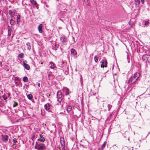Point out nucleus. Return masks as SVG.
<instances>
[{
	"instance_id": "f257e3e1",
	"label": "nucleus",
	"mask_w": 150,
	"mask_h": 150,
	"mask_svg": "<svg viewBox=\"0 0 150 150\" xmlns=\"http://www.w3.org/2000/svg\"><path fill=\"white\" fill-rule=\"evenodd\" d=\"M35 148L38 150H44L45 148V146L44 144L36 142Z\"/></svg>"
},
{
	"instance_id": "f03ea898",
	"label": "nucleus",
	"mask_w": 150,
	"mask_h": 150,
	"mask_svg": "<svg viewBox=\"0 0 150 150\" xmlns=\"http://www.w3.org/2000/svg\"><path fill=\"white\" fill-rule=\"evenodd\" d=\"M64 97V96L61 91H58L57 92V101L59 103H61Z\"/></svg>"
},
{
	"instance_id": "7ed1b4c3",
	"label": "nucleus",
	"mask_w": 150,
	"mask_h": 150,
	"mask_svg": "<svg viewBox=\"0 0 150 150\" xmlns=\"http://www.w3.org/2000/svg\"><path fill=\"white\" fill-rule=\"evenodd\" d=\"M142 59L146 63H150V55L147 54L144 55L142 56Z\"/></svg>"
},
{
	"instance_id": "20e7f679",
	"label": "nucleus",
	"mask_w": 150,
	"mask_h": 150,
	"mask_svg": "<svg viewBox=\"0 0 150 150\" xmlns=\"http://www.w3.org/2000/svg\"><path fill=\"white\" fill-rule=\"evenodd\" d=\"M8 136L2 134L1 135V139L3 142L6 143L7 142L8 139Z\"/></svg>"
},
{
	"instance_id": "39448f33",
	"label": "nucleus",
	"mask_w": 150,
	"mask_h": 150,
	"mask_svg": "<svg viewBox=\"0 0 150 150\" xmlns=\"http://www.w3.org/2000/svg\"><path fill=\"white\" fill-rule=\"evenodd\" d=\"M107 60L104 58V59L102 60V64L101 65V67H106L107 65Z\"/></svg>"
},
{
	"instance_id": "423d86ee",
	"label": "nucleus",
	"mask_w": 150,
	"mask_h": 150,
	"mask_svg": "<svg viewBox=\"0 0 150 150\" xmlns=\"http://www.w3.org/2000/svg\"><path fill=\"white\" fill-rule=\"evenodd\" d=\"M52 107V105L49 103H48L45 104L44 105V108L45 110L47 111H48L49 112H50V109H51V108Z\"/></svg>"
},
{
	"instance_id": "0eeeda50",
	"label": "nucleus",
	"mask_w": 150,
	"mask_h": 150,
	"mask_svg": "<svg viewBox=\"0 0 150 150\" xmlns=\"http://www.w3.org/2000/svg\"><path fill=\"white\" fill-rule=\"evenodd\" d=\"M137 80L135 78L133 77H131L129 79V81L131 82V83L132 84H134L135 82L137 81Z\"/></svg>"
},
{
	"instance_id": "6e6552de",
	"label": "nucleus",
	"mask_w": 150,
	"mask_h": 150,
	"mask_svg": "<svg viewBox=\"0 0 150 150\" xmlns=\"http://www.w3.org/2000/svg\"><path fill=\"white\" fill-rule=\"evenodd\" d=\"M66 108L67 112L69 113L72 109L71 106L69 105H67L66 107Z\"/></svg>"
},
{
	"instance_id": "1a4fd4ad",
	"label": "nucleus",
	"mask_w": 150,
	"mask_h": 150,
	"mask_svg": "<svg viewBox=\"0 0 150 150\" xmlns=\"http://www.w3.org/2000/svg\"><path fill=\"white\" fill-rule=\"evenodd\" d=\"M23 66L24 68L27 70H29L30 69V67L28 64L25 63V62H23Z\"/></svg>"
},
{
	"instance_id": "9d476101",
	"label": "nucleus",
	"mask_w": 150,
	"mask_h": 150,
	"mask_svg": "<svg viewBox=\"0 0 150 150\" xmlns=\"http://www.w3.org/2000/svg\"><path fill=\"white\" fill-rule=\"evenodd\" d=\"M38 141L42 142H43L45 141V139L43 136L42 134H40V138L38 139Z\"/></svg>"
},
{
	"instance_id": "9b49d317",
	"label": "nucleus",
	"mask_w": 150,
	"mask_h": 150,
	"mask_svg": "<svg viewBox=\"0 0 150 150\" xmlns=\"http://www.w3.org/2000/svg\"><path fill=\"white\" fill-rule=\"evenodd\" d=\"M60 40L62 43H64L67 42V38L64 36L61 37Z\"/></svg>"
},
{
	"instance_id": "f8f14e48",
	"label": "nucleus",
	"mask_w": 150,
	"mask_h": 150,
	"mask_svg": "<svg viewBox=\"0 0 150 150\" xmlns=\"http://www.w3.org/2000/svg\"><path fill=\"white\" fill-rule=\"evenodd\" d=\"M63 91L64 92L66 96H67L69 94V90L67 88L64 89Z\"/></svg>"
},
{
	"instance_id": "ddd939ff",
	"label": "nucleus",
	"mask_w": 150,
	"mask_h": 150,
	"mask_svg": "<svg viewBox=\"0 0 150 150\" xmlns=\"http://www.w3.org/2000/svg\"><path fill=\"white\" fill-rule=\"evenodd\" d=\"M60 143L62 147L65 146V144L64 138H62L60 139Z\"/></svg>"
},
{
	"instance_id": "4468645a",
	"label": "nucleus",
	"mask_w": 150,
	"mask_h": 150,
	"mask_svg": "<svg viewBox=\"0 0 150 150\" xmlns=\"http://www.w3.org/2000/svg\"><path fill=\"white\" fill-rule=\"evenodd\" d=\"M7 28L8 30V36H10L11 35L12 30L10 27L9 25L8 26Z\"/></svg>"
},
{
	"instance_id": "2eb2a0df",
	"label": "nucleus",
	"mask_w": 150,
	"mask_h": 150,
	"mask_svg": "<svg viewBox=\"0 0 150 150\" xmlns=\"http://www.w3.org/2000/svg\"><path fill=\"white\" fill-rule=\"evenodd\" d=\"M42 24H40L38 27V29L39 31V32L40 33H42Z\"/></svg>"
},
{
	"instance_id": "dca6fc26",
	"label": "nucleus",
	"mask_w": 150,
	"mask_h": 150,
	"mask_svg": "<svg viewBox=\"0 0 150 150\" xmlns=\"http://www.w3.org/2000/svg\"><path fill=\"white\" fill-rule=\"evenodd\" d=\"M9 13L10 16L12 18L13 17L15 14V12L12 11L11 10H9Z\"/></svg>"
},
{
	"instance_id": "f3484780",
	"label": "nucleus",
	"mask_w": 150,
	"mask_h": 150,
	"mask_svg": "<svg viewBox=\"0 0 150 150\" xmlns=\"http://www.w3.org/2000/svg\"><path fill=\"white\" fill-rule=\"evenodd\" d=\"M71 52L74 56H75L77 54L76 50L73 48L71 49Z\"/></svg>"
},
{
	"instance_id": "a211bd4d",
	"label": "nucleus",
	"mask_w": 150,
	"mask_h": 150,
	"mask_svg": "<svg viewBox=\"0 0 150 150\" xmlns=\"http://www.w3.org/2000/svg\"><path fill=\"white\" fill-rule=\"evenodd\" d=\"M139 76V73L136 72L134 74V76L133 77L135 78L136 79L138 80Z\"/></svg>"
},
{
	"instance_id": "6ab92c4d",
	"label": "nucleus",
	"mask_w": 150,
	"mask_h": 150,
	"mask_svg": "<svg viewBox=\"0 0 150 150\" xmlns=\"http://www.w3.org/2000/svg\"><path fill=\"white\" fill-rule=\"evenodd\" d=\"M140 3V0H135L134 1V4L136 6H139Z\"/></svg>"
},
{
	"instance_id": "aec40b11",
	"label": "nucleus",
	"mask_w": 150,
	"mask_h": 150,
	"mask_svg": "<svg viewBox=\"0 0 150 150\" xmlns=\"http://www.w3.org/2000/svg\"><path fill=\"white\" fill-rule=\"evenodd\" d=\"M50 64L51 65L50 68L52 69H54L56 67L54 65V63L52 62H50Z\"/></svg>"
},
{
	"instance_id": "412c9836",
	"label": "nucleus",
	"mask_w": 150,
	"mask_h": 150,
	"mask_svg": "<svg viewBox=\"0 0 150 150\" xmlns=\"http://www.w3.org/2000/svg\"><path fill=\"white\" fill-rule=\"evenodd\" d=\"M27 96L28 98L30 100H32L33 98V96L31 94L27 95Z\"/></svg>"
},
{
	"instance_id": "4be33fe9",
	"label": "nucleus",
	"mask_w": 150,
	"mask_h": 150,
	"mask_svg": "<svg viewBox=\"0 0 150 150\" xmlns=\"http://www.w3.org/2000/svg\"><path fill=\"white\" fill-rule=\"evenodd\" d=\"M26 45L27 46V49L29 50H30L31 49V47L30 45V43L29 42H28L26 43Z\"/></svg>"
},
{
	"instance_id": "5701e85b",
	"label": "nucleus",
	"mask_w": 150,
	"mask_h": 150,
	"mask_svg": "<svg viewBox=\"0 0 150 150\" xmlns=\"http://www.w3.org/2000/svg\"><path fill=\"white\" fill-rule=\"evenodd\" d=\"M23 81L25 82H27L28 81L27 77L26 76L24 77L23 79Z\"/></svg>"
},
{
	"instance_id": "b1692460",
	"label": "nucleus",
	"mask_w": 150,
	"mask_h": 150,
	"mask_svg": "<svg viewBox=\"0 0 150 150\" xmlns=\"http://www.w3.org/2000/svg\"><path fill=\"white\" fill-rule=\"evenodd\" d=\"M30 2L31 4L34 5H36L37 4V2L34 0H30Z\"/></svg>"
},
{
	"instance_id": "393cba45",
	"label": "nucleus",
	"mask_w": 150,
	"mask_h": 150,
	"mask_svg": "<svg viewBox=\"0 0 150 150\" xmlns=\"http://www.w3.org/2000/svg\"><path fill=\"white\" fill-rule=\"evenodd\" d=\"M17 139L16 138H14L13 139V142L14 144L13 145V146H14L16 144V143H18V141H17Z\"/></svg>"
},
{
	"instance_id": "a878e982",
	"label": "nucleus",
	"mask_w": 150,
	"mask_h": 150,
	"mask_svg": "<svg viewBox=\"0 0 150 150\" xmlns=\"http://www.w3.org/2000/svg\"><path fill=\"white\" fill-rule=\"evenodd\" d=\"M15 23V21L14 20H13L12 19H11L10 20V23L11 25H13Z\"/></svg>"
},
{
	"instance_id": "bb28decb",
	"label": "nucleus",
	"mask_w": 150,
	"mask_h": 150,
	"mask_svg": "<svg viewBox=\"0 0 150 150\" xmlns=\"http://www.w3.org/2000/svg\"><path fill=\"white\" fill-rule=\"evenodd\" d=\"M85 4L86 5L88 6L89 5V2L88 0H84Z\"/></svg>"
},
{
	"instance_id": "cd10ccee",
	"label": "nucleus",
	"mask_w": 150,
	"mask_h": 150,
	"mask_svg": "<svg viewBox=\"0 0 150 150\" xmlns=\"http://www.w3.org/2000/svg\"><path fill=\"white\" fill-rule=\"evenodd\" d=\"M18 56L21 58H22L24 57V54L23 53H21L18 55Z\"/></svg>"
},
{
	"instance_id": "c85d7f7f",
	"label": "nucleus",
	"mask_w": 150,
	"mask_h": 150,
	"mask_svg": "<svg viewBox=\"0 0 150 150\" xmlns=\"http://www.w3.org/2000/svg\"><path fill=\"white\" fill-rule=\"evenodd\" d=\"M94 61L95 62H97L98 61V57L97 56H96L94 57Z\"/></svg>"
},
{
	"instance_id": "c756f323",
	"label": "nucleus",
	"mask_w": 150,
	"mask_h": 150,
	"mask_svg": "<svg viewBox=\"0 0 150 150\" xmlns=\"http://www.w3.org/2000/svg\"><path fill=\"white\" fill-rule=\"evenodd\" d=\"M106 143V142H104L103 144L102 145L101 147L100 148H102L103 149V148L105 147Z\"/></svg>"
},
{
	"instance_id": "7c9ffc66",
	"label": "nucleus",
	"mask_w": 150,
	"mask_h": 150,
	"mask_svg": "<svg viewBox=\"0 0 150 150\" xmlns=\"http://www.w3.org/2000/svg\"><path fill=\"white\" fill-rule=\"evenodd\" d=\"M2 97L5 100H6L7 99L6 96V95H3L2 96Z\"/></svg>"
},
{
	"instance_id": "2f4dec72",
	"label": "nucleus",
	"mask_w": 150,
	"mask_h": 150,
	"mask_svg": "<svg viewBox=\"0 0 150 150\" xmlns=\"http://www.w3.org/2000/svg\"><path fill=\"white\" fill-rule=\"evenodd\" d=\"M18 105V104L17 102L14 101L13 105V107H15L17 106Z\"/></svg>"
},
{
	"instance_id": "473e14b6",
	"label": "nucleus",
	"mask_w": 150,
	"mask_h": 150,
	"mask_svg": "<svg viewBox=\"0 0 150 150\" xmlns=\"http://www.w3.org/2000/svg\"><path fill=\"white\" fill-rule=\"evenodd\" d=\"M112 107V105H110V104L108 105V109L109 110H110V109Z\"/></svg>"
},
{
	"instance_id": "72a5a7b5",
	"label": "nucleus",
	"mask_w": 150,
	"mask_h": 150,
	"mask_svg": "<svg viewBox=\"0 0 150 150\" xmlns=\"http://www.w3.org/2000/svg\"><path fill=\"white\" fill-rule=\"evenodd\" d=\"M64 73L66 75H67L69 74L68 71V70H66Z\"/></svg>"
},
{
	"instance_id": "f704fd0d",
	"label": "nucleus",
	"mask_w": 150,
	"mask_h": 150,
	"mask_svg": "<svg viewBox=\"0 0 150 150\" xmlns=\"http://www.w3.org/2000/svg\"><path fill=\"white\" fill-rule=\"evenodd\" d=\"M149 24V22L148 21H146L144 25H147Z\"/></svg>"
},
{
	"instance_id": "c9c22d12",
	"label": "nucleus",
	"mask_w": 150,
	"mask_h": 150,
	"mask_svg": "<svg viewBox=\"0 0 150 150\" xmlns=\"http://www.w3.org/2000/svg\"><path fill=\"white\" fill-rule=\"evenodd\" d=\"M20 16L18 14L17 15V21H18V20L19 19H20Z\"/></svg>"
},
{
	"instance_id": "e433bc0d",
	"label": "nucleus",
	"mask_w": 150,
	"mask_h": 150,
	"mask_svg": "<svg viewBox=\"0 0 150 150\" xmlns=\"http://www.w3.org/2000/svg\"><path fill=\"white\" fill-rule=\"evenodd\" d=\"M141 1L142 4H144L145 0H141Z\"/></svg>"
},
{
	"instance_id": "4c0bfd02",
	"label": "nucleus",
	"mask_w": 150,
	"mask_h": 150,
	"mask_svg": "<svg viewBox=\"0 0 150 150\" xmlns=\"http://www.w3.org/2000/svg\"><path fill=\"white\" fill-rule=\"evenodd\" d=\"M80 79L81 80V83L82 84V77L81 75L80 76Z\"/></svg>"
},
{
	"instance_id": "58836bf2",
	"label": "nucleus",
	"mask_w": 150,
	"mask_h": 150,
	"mask_svg": "<svg viewBox=\"0 0 150 150\" xmlns=\"http://www.w3.org/2000/svg\"><path fill=\"white\" fill-rule=\"evenodd\" d=\"M65 146L64 147H62V150H66L65 148Z\"/></svg>"
},
{
	"instance_id": "ea45409f",
	"label": "nucleus",
	"mask_w": 150,
	"mask_h": 150,
	"mask_svg": "<svg viewBox=\"0 0 150 150\" xmlns=\"http://www.w3.org/2000/svg\"><path fill=\"white\" fill-rule=\"evenodd\" d=\"M40 83H38V87H40Z\"/></svg>"
},
{
	"instance_id": "a19ab883",
	"label": "nucleus",
	"mask_w": 150,
	"mask_h": 150,
	"mask_svg": "<svg viewBox=\"0 0 150 150\" xmlns=\"http://www.w3.org/2000/svg\"><path fill=\"white\" fill-rule=\"evenodd\" d=\"M7 94L8 96H9L10 95V93H8Z\"/></svg>"
},
{
	"instance_id": "79ce46f5",
	"label": "nucleus",
	"mask_w": 150,
	"mask_h": 150,
	"mask_svg": "<svg viewBox=\"0 0 150 150\" xmlns=\"http://www.w3.org/2000/svg\"><path fill=\"white\" fill-rule=\"evenodd\" d=\"M98 150H103V149L102 148H100L98 149Z\"/></svg>"
},
{
	"instance_id": "37998d69",
	"label": "nucleus",
	"mask_w": 150,
	"mask_h": 150,
	"mask_svg": "<svg viewBox=\"0 0 150 150\" xmlns=\"http://www.w3.org/2000/svg\"><path fill=\"white\" fill-rule=\"evenodd\" d=\"M58 47L57 46V47H55V50H57V48Z\"/></svg>"
},
{
	"instance_id": "c03bdc74",
	"label": "nucleus",
	"mask_w": 150,
	"mask_h": 150,
	"mask_svg": "<svg viewBox=\"0 0 150 150\" xmlns=\"http://www.w3.org/2000/svg\"><path fill=\"white\" fill-rule=\"evenodd\" d=\"M18 79V78H17V77H16L15 78V80H17Z\"/></svg>"
},
{
	"instance_id": "a18cd8bd",
	"label": "nucleus",
	"mask_w": 150,
	"mask_h": 150,
	"mask_svg": "<svg viewBox=\"0 0 150 150\" xmlns=\"http://www.w3.org/2000/svg\"><path fill=\"white\" fill-rule=\"evenodd\" d=\"M0 65H1H1H2V62H0Z\"/></svg>"
},
{
	"instance_id": "49530a36",
	"label": "nucleus",
	"mask_w": 150,
	"mask_h": 150,
	"mask_svg": "<svg viewBox=\"0 0 150 150\" xmlns=\"http://www.w3.org/2000/svg\"><path fill=\"white\" fill-rule=\"evenodd\" d=\"M60 49H61V51H62V48H61V47H60Z\"/></svg>"
},
{
	"instance_id": "de8ad7c7",
	"label": "nucleus",
	"mask_w": 150,
	"mask_h": 150,
	"mask_svg": "<svg viewBox=\"0 0 150 150\" xmlns=\"http://www.w3.org/2000/svg\"><path fill=\"white\" fill-rule=\"evenodd\" d=\"M36 7L38 9V6H37Z\"/></svg>"
},
{
	"instance_id": "09e8293b",
	"label": "nucleus",
	"mask_w": 150,
	"mask_h": 150,
	"mask_svg": "<svg viewBox=\"0 0 150 150\" xmlns=\"http://www.w3.org/2000/svg\"><path fill=\"white\" fill-rule=\"evenodd\" d=\"M72 39H74V38L73 37H72Z\"/></svg>"
},
{
	"instance_id": "8fccbe9b",
	"label": "nucleus",
	"mask_w": 150,
	"mask_h": 150,
	"mask_svg": "<svg viewBox=\"0 0 150 150\" xmlns=\"http://www.w3.org/2000/svg\"><path fill=\"white\" fill-rule=\"evenodd\" d=\"M1 10H0V13H1Z\"/></svg>"
},
{
	"instance_id": "3c124183",
	"label": "nucleus",
	"mask_w": 150,
	"mask_h": 150,
	"mask_svg": "<svg viewBox=\"0 0 150 150\" xmlns=\"http://www.w3.org/2000/svg\"><path fill=\"white\" fill-rule=\"evenodd\" d=\"M15 83L16 84H17V82H15Z\"/></svg>"
},
{
	"instance_id": "603ef678",
	"label": "nucleus",
	"mask_w": 150,
	"mask_h": 150,
	"mask_svg": "<svg viewBox=\"0 0 150 150\" xmlns=\"http://www.w3.org/2000/svg\"><path fill=\"white\" fill-rule=\"evenodd\" d=\"M49 76H50V74H49L48 75V77H49Z\"/></svg>"
},
{
	"instance_id": "864d4df0",
	"label": "nucleus",
	"mask_w": 150,
	"mask_h": 150,
	"mask_svg": "<svg viewBox=\"0 0 150 150\" xmlns=\"http://www.w3.org/2000/svg\"><path fill=\"white\" fill-rule=\"evenodd\" d=\"M41 64H42V63H41Z\"/></svg>"
},
{
	"instance_id": "5fc2aeb1",
	"label": "nucleus",
	"mask_w": 150,
	"mask_h": 150,
	"mask_svg": "<svg viewBox=\"0 0 150 150\" xmlns=\"http://www.w3.org/2000/svg\"><path fill=\"white\" fill-rule=\"evenodd\" d=\"M3 0L4 1V0Z\"/></svg>"
}]
</instances>
